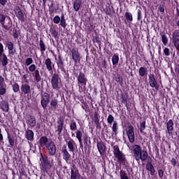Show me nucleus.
<instances>
[{
	"instance_id": "1",
	"label": "nucleus",
	"mask_w": 179,
	"mask_h": 179,
	"mask_svg": "<svg viewBox=\"0 0 179 179\" xmlns=\"http://www.w3.org/2000/svg\"><path fill=\"white\" fill-rule=\"evenodd\" d=\"M133 155L137 162H146L148 160V151L142 150L139 145H134L132 147Z\"/></svg>"
},
{
	"instance_id": "2",
	"label": "nucleus",
	"mask_w": 179,
	"mask_h": 179,
	"mask_svg": "<svg viewBox=\"0 0 179 179\" xmlns=\"http://www.w3.org/2000/svg\"><path fill=\"white\" fill-rule=\"evenodd\" d=\"M51 83L52 89H55V90H59L61 89V78L59 74L54 73L52 75Z\"/></svg>"
},
{
	"instance_id": "3",
	"label": "nucleus",
	"mask_w": 179,
	"mask_h": 179,
	"mask_svg": "<svg viewBox=\"0 0 179 179\" xmlns=\"http://www.w3.org/2000/svg\"><path fill=\"white\" fill-rule=\"evenodd\" d=\"M113 155L119 162H125V155L120 150L118 145L113 146Z\"/></svg>"
},
{
	"instance_id": "4",
	"label": "nucleus",
	"mask_w": 179,
	"mask_h": 179,
	"mask_svg": "<svg viewBox=\"0 0 179 179\" xmlns=\"http://www.w3.org/2000/svg\"><path fill=\"white\" fill-rule=\"evenodd\" d=\"M126 134L130 143H134L135 142V131H134V126L129 125L126 129Z\"/></svg>"
},
{
	"instance_id": "5",
	"label": "nucleus",
	"mask_w": 179,
	"mask_h": 179,
	"mask_svg": "<svg viewBox=\"0 0 179 179\" xmlns=\"http://www.w3.org/2000/svg\"><path fill=\"white\" fill-rule=\"evenodd\" d=\"M62 155L66 163L67 164H71V154H69L66 145H64L62 148Z\"/></svg>"
},
{
	"instance_id": "6",
	"label": "nucleus",
	"mask_w": 179,
	"mask_h": 179,
	"mask_svg": "<svg viewBox=\"0 0 179 179\" xmlns=\"http://www.w3.org/2000/svg\"><path fill=\"white\" fill-rule=\"evenodd\" d=\"M46 152L49 156H55V153H57V147L53 141L46 147Z\"/></svg>"
},
{
	"instance_id": "7",
	"label": "nucleus",
	"mask_w": 179,
	"mask_h": 179,
	"mask_svg": "<svg viewBox=\"0 0 179 179\" xmlns=\"http://www.w3.org/2000/svg\"><path fill=\"white\" fill-rule=\"evenodd\" d=\"M52 141L46 136H42L39 140V145L41 148H43V146H45L47 148Z\"/></svg>"
},
{
	"instance_id": "8",
	"label": "nucleus",
	"mask_w": 179,
	"mask_h": 179,
	"mask_svg": "<svg viewBox=\"0 0 179 179\" xmlns=\"http://www.w3.org/2000/svg\"><path fill=\"white\" fill-rule=\"evenodd\" d=\"M173 45L176 48H179V29H176L173 33Z\"/></svg>"
},
{
	"instance_id": "9",
	"label": "nucleus",
	"mask_w": 179,
	"mask_h": 179,
	"mask_svg": "<svg viewBox=\"0 0 179 179\" xmlns=\"http://www.w3.org/2000/svg\"><path fill=\"white\" fill-rule=\"evenodd\" d=\"M6 93V83L5 78L0 76V96H3Z\"/></svg>"
},
{
	"instance_id": "10",
	"label": "nucleus",
	"mask_w": 179,
	"mask_h": 179,
	"mask_svg": "<svg viewBox=\"0 0 179 179\" xmlns=\"http://www.w3.org/2000/svg\"><path fill=\"white\" fill-rule=\"evenodd\" d=\"M25 120L29 127H30L31 128L36 127V118L34 116L28 115H27Z\"/></svg>"
},
{
	"instance_id": "11",
	"label": "nucleus",
	"mask_w": 179,
	"mask_h": 179,
	"mask_svg": "<svg viewBox=\"0 0 179 179\" xmlns=\"http://www.w3.org/2000/svg\"><path fill=\"white\" fill-rule=\"evenodd\" d=\"M14 12H15V16H17L19 20H21V22H24V14H23V12H22V9H20L19 6H16L15 8Z\"/></svg>"
},
{
	"instance_id": "12",
	"label": "nucleus",
	"mask_w": 179,
	"mask_h": 179,
	"mask_svg": "<svg viewBox=\"0 0 179 179\" xmlns=\"http://www.w3.org/2000/svg\"><path fill=\"white\" fill-rule=\"evenodd\" d=\"M149 78V83L151 87H154L155 89H159V86H157V81H156V78H155V75L150 74L148 76Z\"/></svg>"
},
{
	"instance_id": "13",
	"label": "nucleus",
	"mask_w": 179,
	"mask_h": 179,
	"mask_svg": "<svg viewBox=\"0 0 179 179\" xmlns=\"http://www.w3.org/2000/svg\"><path fill=\"white\" fill-rule=\"evenodd\" d=\"M41 103L43 108L47 107V104L50 103V95L48 93L43 94Z\"/></svg>"
},
{
	"instance_id": "14",
	"label": "nucleus",
	"mask_w": 179,
	"mask_h": 179,
	"mask_svg": "<svg viewBox=\"0 0 179 179\" xmlns=\"http://www.w3.org/2000/svg\"><path fill=\"white\" fill-rule=\"evenodd\" d=\"M62 129H64V122L61 119H59L56 123V134H57V135H61Z\"/></svg>"
},
{
	"instance_id": "15",
	"label": "nucleus",
	"mask_w": 179,
	"mask_h": 179,
	"mask_svg": "<svg viewBox=\"0 0 179 179\" xmlns=\"http://www.w3.org/2000/svg\"><path fill=\"white\" fill-rule=\"evenodd\" d=\"M174 122L172 120H169L166 123L167 133L169 135H173V131H174Z\"/></svg>"
},
{
	"instance_id": "16",
	"label": "nucleus",
	"mask_w": 179,
	"mask_h": 179,
	"mask_svg": "<svg viewBox=\"0 0 179 179\" xmlns=\"http://www.w3.org/2000/svg\"><path fill=\"white\" fill-rule=\"evenodd\" d=\"M6 45L8 50V54L10 55H13L15 52H16V50H15V48L13 47V43L10 41L6 42Z\"/></svg>"
},
{
	"instance_id": "17",
	"label": "nucleus",
	"mask_w": 179,
	"mask_h": 179,
	"mask_svg": "<svg viewBox=\"0 0 179 179\" xmlns=\"http://www.w3.org/2000/svg\"><path fill=\"white\" fill-rule=\"evenodd\" d=\"M78 84L80 85H84V86H86V83L87 82V79L85 76V74L83 73H80L78 78Z\"/></svg>"
},
{
	"instance_id": "18",
	"label": "nucleus",
	"mask_w": 179,
	"mask_h": 179,
	"mask_svg": "<svg viewBox=\"0 0 179 179\" xmlns=\"http://www.w3.org/2000/svg\"><path fill=\"white\" fill-rule=\"evenodd\" d=\"M67 147L69 152L75 155V141L73 140L67 142Z\"/></svg>"
},
{
	"instance_id": "19",
	"label": "nucleus",
	"mask_w": 179,
	"mask_h": 179,
	"mask_svg": "<svg viewBox=\"0 0 179 179\" xmlns=\"http://www.w3.org/2000/svg\"><path fill=\"white\" fill-rule=\"evenodd\" d=\"M25 138L27 139V141L33 142L34 140V132H33L31 130H27L25 132Z\"/></svg>"
},
{
	"instance_id": "20",
	"label": "nucleus",
	"mask_w": 179,
	"mask_h": 179,
	"mask_svg": "<svg viewBox=\"0 0 179 179\" xmlns=\"http://www.w3.org/2000/svg\"><path fill=\"white\" fill-rule=\"evenodd\" d=\"M42 166L45 170H50L51 169V164H50L48 158H43Z\"/></svg>"
},
{
	"instance_id": "21",
	"label": "nucleus",
	"mask_w": 179,
	"mask_h": 179,
	"mask_svg": "<svg viewBox=\"0 0 179 179\" xmlns=\"http://www.w3.org/2000/svg\"><path fill=\"white\" fill-rule=\"evenodd\" d=\"M6 19V15L0 14V23L2 26V27H3V29H5V30H9V26L5 25V20Z\"/></svg>"
},
{
	"instance_id": "22",
	"label": "nucleus",
	"mask_w": 179,
	"mask_h": 179,
	"mask_svg": "<svg viewBox=\"0 0 179 179\" xmlns=\"http://www.w3.org/2000/svg\"><path fill=\"white\" fill-rule=\"evenodd\" d=\"M21 90L24 92V94H29V93L31 92L30 90V85L29 84H23L21 86Z\"/></svg>"
},
{
	"instance_id": "23",
	"label": "nucleus",
	"mask_w": 179,
	"mask_h": 179,
	"mask_svg": "<svg viewBox=\"0 0 179 179\" xmlns=\"http://www.w3.org/2000/svg\"><path fill=\"white\" fill-rule=\"evenodd\" d=\"M45 65H46V69H48V71H52V66H54V64H52V62H51V59L50 58L46 59L45 61Z\"/></svg>"
},
{
	"instance_id": "24",
	"label": "nucleus",
	"mask_w": 179,
	"mask_h": 179,
	"mask_svg": "<svg viewBox=\"0 0 179 179\" xmlns=\"http://www.w3.org/2000/svg\"><path fill=\"white\" fill-rule=\"evenodd\" d=\"M71 55H72V58L73 61H78L79 59V52L78 51V49L73 48L71 50Z\"/></svg>"
},
{
	"instance_id": "25",
	"label": "nucleus",
	"mask_w": 179,
	"mask_h": 179,
	"mask_svg": "<svg viewBox=\"0 0 179 179\" xmlns=\"http://www.w3.org/2000/svg\"><path fill=\"white\" fill-rule=\"evenodd\" d=\"M146 169L150 172L151 176H155V167L153 166L151 162H148L146 164Z\"/></svg>"
},
{
	"instance_id": "26",
	"label": "nucleus",
	"mask_w": 179,
	"mask_h": 179,
	"mask_svg": "<svg viewBox=\"0 0 179 179\" xmlns=\"http://www.w3.org/2000/svg\"><path fill=\"white\" fill-rule=\"evenodd\" d=\"M82 6V1L80 0H76L73 3V8L76 12H78Z\"/></svg>"
},
{
	"instance_id": "27",
	"label": "nucleus",
	"mask_w": 179,
	"mask_h": 179,
	"mask_svg": "<svg viewBox=\"0 0 179 179\" xmlns=\"http://www.w3.org/2000/svg\"><path fill=\"white\" fill-rule=\"evenodd\" d=\"M0 58L1 59V64L3 66H6L8 65V57L5 53H3L1 56H0Z\"/></svg>"
},
{
	"instance_id": "28",
	"label": "nucleus",
	"mask_w": 179,
	"mask_h": 179,
	"mask_svg": "<svg viewBox=\"0 0 179 179\" xmlns=\"http://www.w3.org/2000/svg\"><path fill=\"white\" fill-rule=\"evenodd\" d=\"M97 148L100 155L103 154L104 152V150H106V145H104V144L101 143H97Z\"/></svg>"
},
{
	"instance_id": "29",
	"label": "nucleus",
	"mask_w": 179,
	"mask_h": 179,
	"mask_svg": "<svg viewBox=\"0 0 179 179\" xmlns=\"http://www.w3.org/2000/svg\"><path fill=\"white\" fill-rule=\"evenodd\" d=\"M34 76L35 78V81L36 83H38L40 80H41V76H40V71L36 70L35 73H34Z\"/></svg>"
},
{
	"instance_id": "30",
	"label": "nucleus",
	"mask_w": 179,
	"mask_h": 179,
	"mask_svg": "<svg viewBox=\"0 0 179 179\" xmlns=\"http://www.w3.org/2000/svg\"><path fill=\"white\" fill-rule=\"evenodd\" d=\"M76 135L77 139H78L79 143H82V136H83V134L82 133V131H80V130H77L76 131Z\"/></svg>"
},
{
	"instance_id": "31",
	"label": "nucleus",
	"mask_w": 179,
	"mask_h": 179,
	"mask_svg": "<svg viewBox=\"0 0 179 179\" xmlns=\"http://www.w3.org/2000/svg\"><path fill=\"white\" fill-rule=\"evenodd\" d=\"M59 23H60V26H62V27H63L64 29L66 27V20H65V17L64 15L61 17Z\"/></svg>"
},
{
	"instance_id": "32",
	"label": "nucleus",
	"mask_w": 179,
	"mask_h": 179,
	"mask_svg": "<svg viewBox=\"0 0 179 179\" xmlns=\"http://www.w3.org/2000/svg\"><path fill=\"white\" fill-rule=\"evenodd\" d=\"M112 131L114 132L115 135H117V131H118V123L117 122V121H115L113 122Z\"/></svg>"
},
{
	"instance_id": "33",
	"label": "nucleus",
	"mask_w": 179,
	"mask_h": 179,
	"mask_svg": "<svg viewBox=\"0 0 179 179\" xmlns=\"http://www.w3.org/2000/svg\"><path fill=\"white\" fill-rule=\"evenodd\" d=\"M120 61V57L117 55H114L112 57L113 65H117V63Z\"/></svg>"
},
{
	"instance_id": "34",
	"label": "nucleus",
	"mask_w": 179,
	"mask_h": 179,
	"mask_svg": "<svg viewBox=\"0 0 179 179\" xmlns=\"http://www.w3.org/2000/svg\"><path fill=\"white\" fill-rule=\"evenodd\" d=\"M50 106H52V107H53V108H57V107H58V100L52 99L50 101Z\"/></svg>"
},
{
	"instance_id": "35",
	"label": "nucleus",
	"mask_w": 179,
	"mask_h": 179,
	"mask_svg": "<svg viewBox=\"0 0 179 179\" xmlns=\"http://www.w3.org/2000/svg\"><path fill=\"white\" fill-rule=\"evenodd\" d=\"M1 108L3 111H5V113H8L9 111V105L8 103H3L1 106Z\"/></svg>"
},
{
	"instance_id": "36",
	"label": "nucleus",
	"mask_w": 179,
	"mask_h": 179,
	"mask_svg": "<svg viewBox=\"0 0 179 179\" xmlns=\"http://www.w3.org/2000/svg\"><path fill=\"white\" fill-rule=\"evenodd\" d=\"M79 176V173H76L73 169L71 171V179H76V178Z\"/></svg>"
},
{
	"instance_id": "37",
	"label": "nucleus",
	"mask_w": 179,
	"mask_h": 179,
	"mask_svg": "<svg viewBox=\"0 0 179 179\" xmlns=\"http://www.w3.org/2000/svg\"><path fill=\"white\" fill-rule=\"evenodd\" d=\"M125 17L127 20H129V22H132L134 20V18L132 17V14L129 12H126Z\"/></svg>"
},
{
	"instance_id": "38",
	"label": "nucleus",
	"mask_w": 179,
	"mask_h": 179,
	"mask_svg": "<svg viewBox=\"0 0 179 179\" xmlns=\"http://www.w3.org/2000/svg\"><path fill=\"white\" fill-rule=\"evenodd\" d=\"M53 22L55 24H59L61 22V17L59 15H55L53 18Z\"/></svg>"
},
{
	"instance_id": "39",
	"label": "nucleus",
	"mask_w": 179,
	"mask_h": 179,
	"mask_svg": "<svg viewBox=\"0 0 179 179\" xmlns=\"http://www.w3.org/2000/svg\"><path fill=\"white\" fill-rule=\"evenodd\" d=\"M8 139L10 146H13V145H15V140L13 139V136L8 135Z\"/></svg>"
},
{
	"instance_id": "40",
	"label": "nucleus",
	"mask_w": 179,
	"mask_h": 179,
	"mask_svg": "<svg viewBox=\"0 0 179 179\" xmlns=\"http://www.w3.org/2000/svg\"><path fill=\"white\" fill-rule=\"evenodd\" d=\"M139 75L140 76H145L146 75V69L143 67L139 69Z\"/></svg>"
},
{
	"instance_id": "41",
	"label": "nucleus",
	"mask_w": 179,
	"mask_h": 179,
	"mask_svg": "<svg viewBox=\"0 0 179 179\" xmlns=\"http://www.w3.org/2000/svg\"><path fill=\"white\" fill-rule=\"evenodd\" d=\"M31 64H33V59L31 57H29V58L26 59L25 65H27V66L31 65Z\"/></svg>"
},
{
	"instance_id": "42",
	"label": "nucleus",
	"mask_w": 179,
	"mask_h": 179,
	"mask_svg": "<svg viewBox=\"0 0 179 179\" xmlns=\"http://www.w3.org/2000/svg\"><path fill=\"white\" fill-rule=\"evenodd\" d=\"M120 179H129L128 176L124 171H120Z\"/></svg>"
},
{
	"instance_id": "43",
	"label": "nucleus",
	"mask_w": 179,
	"mask_h": 179,
	"mask_svg": "<svg viewBox=\"0 0 179 179\" xmlns=\"http://www.w3.org/2000/svg\"><path fill=\"white\" fill-rule=\"evenodd\" d=\"M39 45L41 48V51H45V44L42 40L40 41Z\"/></svg>"
},
{
	"instance_id": "44",
	"label": "nucleus",
	"mask_w": 179,
	"mask_h": 179,
	"mask_svg": "<svg viewBox=\"0 0 179 179\" xmlns=\"http://www.w3.org/2000/svg\"><path fill=\"white\" fill-rule=\"evenodd\" d=\"M108 123L111 124L114 122V117L112 115H109L107 118Z\"/></svg>"
},
{
	"instance_id": "45",
	"label": "nucleus",
	"mask_w": 179,
	"mask_h": 179,
	"mask_svg": "<svg viewBox=\"0 0 179 179\" xmlns=\"http://www.w3.org/2000/svg\"><path fill=\"white\" fill-rule=\"evenodd\" d=\"M36 64H31L29 67V72H34L36 71Z\"/></svg>"
},
{
	"instance_id": "46",
	"label": "nucleus",
	"mask_w": 179,
	"mask_h": 179,
	"mask_svg": "<svg viewBox=\"0 0 179 179\" xmlns=\"http://www.w3.org/2000/svg\"><path fill=\"white\" fill-rule=\"evenodd\" d=\"M70 129L71 131H75V129H76V122H73L70 124Z\"/></svg>"
},
{
	"instance_id": "47",
	"label": "nucleus",
	"mask_w": 179,
	"mask_h": 179,
	"mask_svg": "<svg viewBox=\"0 0 179 179\" xmlns=\"http://www.w3.org/2000/svg\"><path fill=\"white\" fill-rule=\"evenodd\" d=\"M13 90L15 93L19 92V85H17V83L14 84L13 85Z\"/></svg>"
},
{
	"instance_id": "48",
	"label": "nucleus",
	"mask_w": 179,
	"mask_h": 179,
	"mask_svg": "<svg viewBox=\"0 0 179 179\" xmlns=\"http://www.w3.org/2000/svg\"><path fill=\"white\" fill-rule=\"evenodd\" d=\"M162 41L164 45H166V43L168 42L167 36H166V35L162 36Z\"/></svg>"
},
{
	"instance_id": "49",
	"label": "nucleus",
	"mask_w": 179,
	"mask_h": 179,
	"mask_svg": "<svg viewBox=\"0 0 179 179\" xmlns=\"http://www.w3.org/2000/svg\"><path fill=\"white\" fill-rule=\"evenodd\" d=\"M164 52L165 54V55H166V57H169V55H170V49L166 48L164 50Z\"/></svg>"
},
{
	"instance_id": "50",
	"label": "nucleus",
	"mask_w": 179,
	"mask_h": 179,
	"mask_svg": "<svg viewBox=\"0 0 179 179\" xmlns=\"http://www.w3.org/2000/svg\"><path fill=\"white\" fill-rule=\"evenodd\" d=\"M3 51V45L2 43H0V57H2V54H4Z\"/></svg>"
},
{
	"instance_id": "51",
	"label": "nucleus",
	"mask_w": 179,
	"mask_h": 179,
	"mask_svg": "<svg viewBox=\"0 0 179 179\" xmlns=\"http://www.w3.org/2000/svg\"><path fill=\"white\" fill-rule=\"evenodd\" d=\"M142 20V11L141 10H138V20Z\"/></svg>"
},
{
	"instance_id": "52",
	"label": "nucleus",
	"mask_w": 179,
	"mask_h": 179,
	"mask_svg": "<svg viewBox=\"0 0 179 179\" xmlns=\"http://www.w3.org/2000/svg\"><path fill=\"white\" fill-rule=\"evenodd\" d=\"M163 174H164L163 170L159 169L158 171V176H159V178H163Z\"/></svg>"
},
{
	"instance_id": "53",
	"label": "nucleus",
	"mask_w": 179,
	"mask_h": 179,
	"mask_svg": "<svg viewBox=\"0 0 179 179\" xmlns=\"http://www.w3.org/2000/svg\"><path fill=\"white\" fill-rule=\"evenodd\" d=\"M145 124L146 122H143L142 123H141V131H143L145 129Z\"/></svg>"
},
{
	"instance_id": "54",
	"label": "nucleus",
	"mask_w": 179,
	"mask_h": 179,
	"mask_svg": "<svg viewBox=\"0 0 179 179\" xmlns=\"http://www.w3.org/2000/svg\"><path fill=\"white\" fill-rule=\"evenodd\" d=\"M8 3V0H0V3L2 5V6H5L6 3Z\"/></svg>"
},
{
	"instance_id": "55",
	"label": "nucleus",
	"mask_w": 179,
	"mask_h": 179,
	"mask_svg": "<svg viewBox=\"0 0 179 179\" xmlns=\"http://www.w3.org/2000/svg\"><path fill=\"white\" fill-rule=\"evenodd\" d=\"M171 163L172 166H176V164H177V161L176 160V159L172 158L171 160Z\"/></svg>"
},
{
	"instance_id": "56",
	"label": "nucleus",
	"mask_w": 179,
	"mask_h": 179,
	"mask_svg": "<svg viewBox=\"0 0 179 179\" xmlns=\"http://www.w3.org/2000/svg\"><path fill=\"white\" fill-rule=\"evenodd\" d=\"M94 120L95 122L97 124L99 122V115H97V113L94 114Z\"/></svg>"
},
{
	"instance_id": "57",
	"label": "nucleus",
	"mask_w": 179,
	"mask_h": 179,
	"mask_svg": "<svg viewBox=\"0 0 179 179\" xmlns=\"http://www.w3.org/2000/svg\"><path fill=\"white\" fill-rule=\"evenodd\" d=\"M159 12H164V7L163 6H160L159 8Z\"/></svg>"
},
{
	"instance_id": "58",
	"label": "nucleus",
	"mask_w": 179,
	"mask_h": 179,
	"mask_svg": "<svg viewBox=\"0 0 179 179\" xmlns=\"http://www.w3.org/2000/svg\"><path fill=\"white\" fill-rule=\"evenodd\" d=\"M0 141H3V136L2 135V131L0 129Z\"/></svg>"
},
{
	"instance_id": "59",
	"label": "nucleus",
	"mask_w": 179,
	"mask_h": 179,
	"mask_svg": "<svg viewBox=\"0 0 179 179\" xmlns=\"http://www.w3.org/2000/svg\"><path fill=\"white\" fill-rule=\"evenodd\" d=\"M52 34L53 37H57V31H53L52 33Z\"/></svg>"
},
{
	"instance_id": "60",
	"label": "nucleus",
	"mask_w": 179,
	"mask_h": 179,
	"mask_svg": "<svg viewBox=\"0 0 179 179\" xmlns=\"http://www.w3.org/2000/svg\"><path fill=\"white\" fill-rule=\"evenodd\" d=\"M176 25H177V27L179 28V20H178V21L176 22Z\"/></svg>"
},
{
	"instance_id": "61",
	"label": "nucleus",
	"mask_w": 179,
	"mask_h": 179,
	"mask_svg": "<svg viewBox=\"0 0 179 179\" xmlns=\"http://www.w3.org/2000/svg\"><path fill=\"white\" fill-rule=\"evenodd\" d=\"M43 3H45L47 2V0H43Z\"/></svg>"
},
{
	"instance_id": "62",
	"label": "nucleus",
	"mask_w": 179,
	"mask_h": 179,
	"mask_svg": "<svg viewBox=\"0 0 179 179\" xmlns=\"http://www.w3.org/2000/svg\"><path fill=\"white\" fill-rule=\"evenodd\" d=\"M72 135H73V133H72Z\"/></svg>"
}]
</instances>
